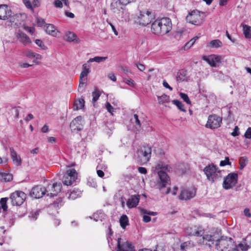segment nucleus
I'll return each mask as SVG.
<instances>
[{
  "label": "nucleus",
  "instance_id": "f257e3e1",
  "mask_svg": "<svg viewBox=\"0 0 251 251\" xmlns=\"http://www.w3.org/2000/svg\"><path fill=\"white\" fill-rule=\"evenodd\" d=\"M156 167L160 169L158 172L159 180L157 183V187L162 193L168 194L170 191V187L168 186V185H170L171 181L169 176L165 171L168 170L169 166L162 163H158Z\"/></svg>",
  "mask_w": 251,
  "mask_h": 251
},
{
  "label": "nucleus",
  "instance_id": "f03ea898",
  "mask_svg": "<svg viewBox=\"0 0 251 251\" xmlns=\"http://www.w3.org/2000/svg\"><path fill=\"white\" fill-rule=\"evenodd\" d=\"M172 28L169 18H162L154 20L151 25V32L157 36H163L168 33Z\"/></svg>",
  "mask_w": 251,
  "mask_h": 251
},
{
  "label": "nucleus",
  "instance_id": "7ed1b4c3",
  "mask_svg": "<svg viewBox=\"0 0 251 251\" xmlns=\"http://www.w3.org/2000/svg\"><path fill=\"white\" fill-rule=\"evenodd\" d=\"M216 249L219 251H239L238 245L236 246L230 237L222 236L216 243Z\"/></svg>",
  "mask_w": 251,
  "mask_h": 251
},
{
  "label": "nucleus",
  "instance_id": "20e7f679",
  "mask_svg": "<svg viewBox=\"0 0 251 251\" xmlns=\"http://www.w3.org/2000/svg\"><path fill=\"white\" fill-rule=\"evenodd\" d=\"M203 172L206 176L207 179L211 182L217 181L222 177L221 171L213 164L206 166L203 169Z\"/></svg>",
  "mask_w": 251,
  "mask_h": 251
},
{
  "label": "nucleus",
  "instance_id": "39448f33",
  "mask_svg": "<svg viewBox=\"0 0 251 251\" xmlns=\"http://www.w3.org/2000/svg\"><path fill=\"white\" fill-rule=\"evenodd\" d=\"M77 174L75 169H70L66 171L62 178V182L65 185H71L77 179Z\"/></svg>",
  "mask_w": 251,
  "mask_h": 251
},
{
  "label": "nucleus",
  "instance_id": "423d86ee",
  "mask_svg": "<svg viewBox=\"0 0 251 251\" xmlns=\"http://www.w3.org/2000/svg\"><path fill=\"white\" fill-rule=\"evenodd\" d=\"M154 19V14L150 11H141L138 17V22L140 25L146 26Z\"/></svg>",
  "mask_w": 251,
  "mask_h": 251
},
{
  "label": "nucleus",
  "instance_id": "0eeeda50",
  "mask_svg": "<svg viewBox=\"0 0 251 251\" xmlns=\"http://www.w3.org/2000/svg\"><path fill=\"white\" fill-rule=\"evenodd\" d=\"M26 198V195L21 191H16L12 193L10 197L13 205H21Z\"/></svg>",
  "mask_w": 251,
  "mask_h": 251
},
{
  "label": "nucleus",
  "instance_id": "6e6552de",
  "mask_svg": "<svg viewBox=\"0 0 251 251\" xmlns=\"http://www.w3.org/2000/svg\"><path fill=\"white\" fill-rule=\"evenodd\" d=\"M222 122V118L216 115H209L208 118L205 126L210 129H216L221 126Z\"/></svg>",
  "mask_w": 251,
  "mask_h": 251
},
{
  "label": "nucleus",
  "instance_id": "1a4fd4ad",
  "mask_svg": "<svg viewBox=\"0 0 251 251\" xmlns=\"http://www.w3.org/2000/svg\"><path fill=\"white\" fill-rule=\"evenodd\" d=\"M238 175L236 173H230L224 178L223 187L228 190L233 188L237 182Z\"/></svg>",
  "mask_w": 251,
  "mask_h": 251
},
{
  "label": "nucleus",
  "instance_id": "9d476101",
  "mask_svg": "<svg viewBox=\"0 0 251 251\" xmlns=\"http://www.w3.org/2000/svg\"><path fill=\"white\" fill-rule=\"evenodd\" d=\"M84 126V121L81 116L75 118L70 123V127L73 133H77L82 130Z\"/></svg>",
  "mask_w": 251,
  "mask_h": 251
},
{
  "label": "nucleus",
  "instance_id": "9b49d317",
  "mask_svg": "<svg viewBox=\"0 0 251 251\" xmlns=\"http://www.w3.org/2000/svg\"><path fill=\"white\" fill-rule=\"evenodd\" d=\"M186 20L189 23L194 25H200L202 22L200 12L197 11H193L186 17Z\"/></svg>",
  "mask_w": 251,
  "mask_h": 251
},
{
  "label": "nucleus",
  "instance_id": "f8f14e48",
  "mask_svg": "<svg viewBox=\"0 0 251 251\" xmlns=\"http://www.w3.org/2000/svg\"><path fill=\"white\" fill-rule=\"evenodd\" d=\"M121 238L117 239V251H135L134 246L131 242L126 241L121 243Z\"/></svg>",
  "mask_w": 251,
  "mask_h": 251
},
{
  "label": "nucleus",
  "instance_id": "ddd939ff",
  "mask_svg": "<svg viewBox=\"0 0 251 251\" xmlns=\"http://www.w3.org/2000/svg\"><path fill=\"white\" fill-rule=\"evenodd\" d=\"M138 156L144 162H148L151 156V149L149 146H144L138 151Z\"/></svg>",
  "mask_w": 251,
  "mask_h": 251
},
{
  "label": "nucleus",
  "instance_id": "4468645a",
  "mask_svg": "<svg viewBox=\"0 0 251 251\" xmlns=\"http://www.w3.org/2000/svg\"><path fill=\"white\" fill-rule=\"evenodd\" d=\"M196 192L195 189L193 188L184 189L181 191L179 199L182 200H189L195 196Z\"/></svg>",
  "mask_w": 251,
  "mask_h": 251
},
{
  "label": "nucleus",
  "instance_id": "2eb2a0df",
  "mask_svg": "<svg viewBox=\"0 0 251 251\" xmlns=\"http://www.w3.org/2000/svg\"><path fill=\"white\" fill-rule=\"evenodd\" d=\"M46 189L41 186H36L32 188L30 191V195L31 197L39 199L42 198L46 193Z\"/></svg>",
  "mask_w": 251,
  "mask_h": 251
},
{
  "label": "nucleus",
  "instance_id": "dca6fc26",
  "mask_svg": "<svg viewBox=\"0 0 251 251\" xmlns=\"http://www.w3.org/2000/svg\"><path fill=\"white\" fill-rule=\"evenodd\" d=\"M202 59L206 61L211 66L216 67L221 62V56L215 54H211L208 56H203Z\"/></svg>",
  "mask_w": 251,
  "mask_h": 251
},
{
  "label": "nucleus",
  "instance_id": "f3484780",
  "mask_svg": "<svg viewBox=\"0 0 251 251\" xmlns=\"http://www.w3.org/2000/svg\"><path fill=\"white\" fill-rule=\"evenodd\" d=\"M11 15V11L6 4L0 5V20H5Z\"/></svg>",
  "mask_w": 251,
  "mask_h": 251
},
{
  "label": "nucleus",
  "instance_id": "a211bd4d",
  "mask_svg": "<svg viewBox=\"0 0 251 251\" xmlns=\"http://www.w3.org/2000/svg\"><path fill=\"white\" fill-rule=\"evenodd\" d=\"M16 36L18 40L22 43L24 46L31 43V40L30 38L25 33L19 31L16 34Z\"/></svg>",
  "mask_w": 251,
  "mask_h": 251
},
{
  "label": "nucleus",
  "instance_id": "6ab92c4d",
  "mask_svg": "<svg viewBox=\"0 0 251 251\" xmlns=\"http://www.w3.org/2000/svg\"><path fill=\"white\" fill-rule=\"evenodd\" d=\"M139 196L132 195L127 201L126 205L129 208L135 207L139 202Z\"/></svg>",
  "mask_w": 251,
  "mask_h": 251
},
{
  "label": "nucleus",
  "instance_id": "aec40b11",
  "mask_svg": "<svg viewBox=\"0 0 251 251\" xmlns=\"http://www.w3.org/2000/svg\"><path fill=\"white\" fill-rule=\"evenodd\" d=\"M239 250L242 251H247L251 248V234L247 236L245 239V244L240 243L238 244Z\"/></svg>",
  "mask_w": 251,
  "mask_h": 251
},
{
  "label": "nucleus",
  "instance_id": "412c9836",
  "mask_svg": "<svg viewBox=\"0 0 251 251\" xmlns=\"http://www.w3.org/2000/svg\"><path fill=\"white\" fill-rule=\"evenodd\" d=\"M190 230V235L201 237L204 234V229L201 226H194L191 227Z\"/></svg>",
  "mask_w": 251,
  "mask_h": 251
},
{
  "label": "nucleus",
  "instance_id": "4be33fe9",
  "mask_svg": "<svg viewBox=\"0 0 251 251\" xmlns=\"http://www.w3.org/2000/svg\"><path fill=\"white\" fill-rule=\"evenodd\" d=\"M81 194L82 193L81 191L77 189H74L70 192H68L66 195L68 199L74 200L77 198L80 197Z\"/></svg>",
  "mask_w": 251,
  "mask_h": 251
},
{
  "label": "nucleus",
  "instance_id": "5701e85b",
  "mask_svg": "<svg viewBox=\"0 0 251 251\" xmlns=\"http://www.w3.org/2000/svg\"><path fill=\"white\" fill-rule=\"evenodd\" d=\"M46 31L47 33L54 37H58L59 31L57 30L55 26L52 24H48Z\"/></svg>",
  "mask_w": 251,
  "mask_h": 251
},
{
  "label": "nucleus",
  "instance_id": "b1692460",
  "mask_svg": "<svg viewBox=\"0 0 251 251\" xmlns=\"http://www.w3.org/2000/svg\"><path fill=\"white\" fill-rule=\"evenodd\" d=\"M50 187L51 189H54V190L52 191V192L48 193V195L52 197L56 196L57 194L60 192L62 187V184L61 183L56 182L51 184Z\"/></svg>",
  "mask_w": 251,
  "mask_h": 251
},
{
  "label": "nucleus",
  "instance_id": "393cba45",
  "mask_svg": "<svg viewBox=\"0 0 251 251\" xmlns=\"http://www.w3.org/2000/svg\"><path fill=\"white\" fill-rule=\"evenodd\" d=\"M214 239L211 235H204L202 237V241L200 240V243L203 244H206L211 247L214 244Z\"/></svg>",
  "mask_w": 251,
  "mask_h": 251
},
{
  "label": "nucleus",
  "instance_id": "a878e982",
  "mask_svg": "<svg viewBox=\"0 0 251 251\" xmlns=\"http://www.w3.org/2000/svg\"><path fill=\"white\" fill-rule=\"evenodd\" d=\"M64 38V40L70 42H75L76 43H78L79 42V40L77 38L76 34L72 32H66Z\"/></svg>",
  "mask_w": 251,
  "mask_h": 251
},
{
  "label": "nucleus",
  "instance_id": "bb28decb",
  "mask_svg": "<svg viewBox=\"0 0 251 251\" xmlns=\"http://www.w3.org/2000/svg\"><path fill=\"white\" fill-rule=\"evenodd\" d=\"M88 75L84 72H81L79 76V84L78 86V90L79 91L81 87H82L85 85L87 81Z\"/></svg>",
  "mask_w": 251,
  "mask_h": 251
},
{
  "label": "nucleus",
  "instance_id": "cd10ccee",
  "mask_svg": "<svg viewBox=\"0 0 251 251\" xmlns=\"http://www.w3.org/2000/svg\"><path fill=\"white\" fill-rule=\"evenodd\" d=\"M194 246V243L191 241H188L182 243L180 245V250L182 251H186Z\"/></svg>",
  "mask_w": 251,
  "mask_h": 251
},
{
  "label": "nucleus",
  "instance_id": "c85d7f7f",
  "mask_svg": "<svg viewBox=\"0 0 251 251\" xmlns=\"http://www.w3.org/2000/svg\"><path fill=\"white\" fill-rule=\"evenodd\" d=\"M13 179V176L11 174L0 173V180L1 181L8 182L11 181Z\"/></svg>",
  "mask_w": 251,
  "mask_h": 251
},
{
  "label": "nucleus",
  "instance_id": "c756f323",
  "mask_svg": "<svg viewBox=\"0 0 251 251\" xmlns=\"http://www.w3.org/2000/svg\"><path fill=\"white\" fill-rule=\"evenodd\" d=\"M251 27L247 25H243V31L246 38L251 39Z\"/></svg>",
  "mask_w": 251,
  "mask_h": 251
},
{
  "label": "nucleus",
  "instance_id": "7c9ffc66",
  "mask_svg": "<svg viewBox=\"0 0 251 251\" xmlns=\"http://www.w3.org/2000/svg\"><path fill=\"white\" fill-rule=\"evenodd\" d=\"M94 220L96 221H101L102 222L103 219L105 218V214L101 211H97V212L94 213L93 215Z\"/></svg>",
  "mask_w": 251,
  "mask_h": 251
},
{
  "label": "nucleus",
  "instance_id": "2f4dec72",
  "mask_svg": "<svg viewBox=\"0 0 251 251\" xmlns=\"http://www.w3.org/2000/svg\"><path fill=\"white\" fill-rule=\"evenodd\" d=\"M84 99L83 97H81L78 100H75L74 103V106L76 107V109H80L84 107Z\"/></svg>",
  "mask_w": 251,
  "mask_h": 251
},
{
  "label": "nucleus",
  "instance_id": "473e14b6",
  "mask_svg": "<svg viewBox=\"0 0 251 251\" xmlns=\"http://www.w3.org/2000/svg\"><path fill=\"white\" fill-rule=\"evenodd\" d=\"M41 212L40 210H36L35 211H31L28 214V218L29 220L31 221H35L37 220L38 217L39 216L40 213Z\"/></svg>",
  "mask_w": 251,
  "mask_h": 251
},
{
  "label": "nucleus",
  "instance_id": "72a5a7b5",
  "mask_svg": "<svg viewBox=\"0 0 251 251\" xmlns=\"http://www.w3.org/2000/svg\"><path fill=\"white\" fill-rule=\"evenodd\" d=\"M108 58L107 56H95L93 58H90L87 63L96 62L97 63H100L105 61Z\"/></svg>",
  "mask_w": 251,
  "mask_h": 251
},
{
  "label": "nucleus",
  "instance_id": "f704fd0d",
  "mask_svg": "<svg viewBox=\"0 0 251 251\" xmlns=\"http://www.w3.org/2000/svg\"><path fill=\"white\" fill-rule=\"evenodd\" d=\"M120 223L121 227L123 228H125L126 226L128 224V220L127 216L126 215H122L120 219Z\"/></svg>",
  "mask_w": 251,
  "mask_h": 251
},
{
  "label": "nucleus",
  "instance_id": "c9c22d12",
  "mask_svg": "<svg viewBox=\"0 0 251 251\" xmlns=\"http://www.w3.org/2000/svg\"><path fill=\"white\" fill-rule=\"evenodd\" d=\"M172 103L176 105L177 107L181 111L183 112H186V110L184 108V105L182 103L181 101L177 100H175L172 101Z\"/></svg>",
  "mask_w": 251,
  "mask_h": 251
},
{
  "label": "nucleus",
  "instance_id": "e433bc0d",
  "mask_svg": "<svg viewBox=\"0 0 251 251\" xmlns=\"http://www.w3.org/2000/svg\"><path fill=\"white\" fill-rule=\"evenodd\" d=\"M169 96L165 94H164L161 96L158 97V100L159 104L168 102L169 101Z\"/></svg>",
  "mask_w": 251,
  "mask_h": 251
},
{
  "label": "nucleus",
  "instance_id": "4c0bfd02",
  "mask_svg": "<svg viewBox=\"0 0 251 251\" xmlns=\"http://www.w3.org/2000/svg\"><path fill=\"white\" fill-rule=\"evenodd\" d=\"M103 165V164H99L97 166V173L98 176L100 177H102L104 176V172L100 169L105 170L107 168V167L105 166H104V167H102V166Z\"/></svg>",
  "mask_w": 251,
  "mask_h": 251
},
{
  "label": "nucleus",
  "instance_id": "58836bf2",
  "mask_svg": "<svg viewBox=\"0 0 251 251\" xmlns=\"http://www.w3.org/2000/svg\"><path fill=\"white\" fill-rule=\"evenodd\" d=\"M8 198H2L0 200V203L1 204L0 208H2L3 211H6L7 210L8 206L7 205V201H8Z\"/></svg>",
  "mask_w": 251,
  "mask_h": 251
},
{
  "label": "nucleus",
  "instance_id": "ea45409f",
  "mask_svg": "<svg viewBox=\"0 0 251 251\" xmlns=\"http://www.w3.org/2000/svg\"><path fill=\"white\" fill-rule=\"evenodd\" d=\"M100 96V92L98 90L95 89V91L94 92H93V93H92V96H93L92 101L93 102H95L96 101H97L98 100Z\"/></svg>",
  "mask_w": 251,
  "mask_h": 251
},
{
  "label": "nucleus",
  "instance_id": "a19ab883",
  "mask_svg": "<svg viewBox=\"0 0 251 251\" xmlns=\"http://www.w3.org/2000/svg\"><path fill=\"white\" fill-rule=\"evenodd\" d=\"M222 43L219 40H214L210 42V45L213 48H219L221 47Z\"/></svg>",
  "mask_w": 251,
  "mask_h": 251
},
{
  "label": "nucleus",
  "instance_id": "79ce46f5",
  "mask_svg": "<svg viewBox=\"0 0 251 251\" xmlns=\"http://www.w3.org/2000/svg\"><path fill=\"white\" fill-rule=\"evenodd\" d=\"M179 96L180 98L187 104H191V102L188 96V95L186 94L180 93L179 94Z\"/></svg>",
  "mask_w": 251,
  "mask_h": 251
},
{
  "label": "nucleus",
  "instance_id": "37998d69",
  "mask_svg": "<svg viewBox=\"0 0 251 251\" xmlns=\"http://www.w3.org/2000/svg\"><path fill=\"white\" fill-rule=\"evenodd\" d=\"M108 229L109 232L107 234V240L108 243L109 245V246H111L110 244H112V239H111V236H112V233H113L112 229L111 228V226H108Z\"/></svg>",
  "mask_w": 251,
  "mask_h": 251
},
{
  "label": "nucleus",
  "instance_id": "c03bdc74",
  "mask_svg": "<svg viewBox=\"0 0 251 251\" xmlns=\"http://www.w3.org/2000/svg\"><path fill=\"white\" fill-rule=\"evenodd\" d=\"M248 161V159L246 157H242L239 160V163L240 164V169H243L246 165V163Z\"/></svg>",
  "mask_w": 251,
  "mask_h": 251
},
{
  "label": "nucleus",
  "instance_id": "a18cd8bd",
  "mask_svg": "<svg viewBox=\"0 0 251 251\" xmlns=\"http://www.w3.org/2000/svg\"><path fill=\"white\" fill-rule=\"evenodd\" d=\"M105 107L107 110L111 114L113 115V112L115 111V109L111 105L109 102L105 103Z\"/></svg>",
  "mask_w": 251,
  "mask_h": 251
},
{
  "label": "nucleus",
  "instance_id": "49530a36",
  "mask_svg": "<svg viewBox=\"0 0 251 251\" xmlns=\"http://www.w3.org/2000/svg\"><path fill=\"white\" fill-rule=\"evenodd\" d=\"M90 65L88 64V63H84L82 65V72H84L87 75H88L90 72Z\"/></svg>",
  "mask_w": 251,
  "mask_h": 251
},
{
  "label": "nucleus",
  "instance_id": "de8ad7c7",
  "mask_svg": "<svg viewBox=\"0 0 251 251\" xmlns=\"http://www.w3.org/2000/svg\"><path fill=\"white\" fill-rule=\"evenodd\" d=\"M35 52L31 50H28L24 52V55L29 58H33Z\"/></svg>",
  "mask_w": 251,
  "mask_h": 251
},
{
  "label": "nucleus",
  "instance_id": "09e8293b",
  "mask_svg": "<svg viewBox=\"0 0 251 251\" xmlns=\"http://www.w3.org/2000/svg\"><path fill=\"white\" fill-rule=\"evenodd\" d=\"M35 42L37 45H38L42 50H46L47 48L46 47L43 41L40 39H36Z\"/></svg>",
  "mask_w": 251,
  "mask_h": 251
},
{
  "label": "nucleus",
  "instance_id": "8fccbe9b",
  "mask_svg": "<svg viewBox=\"0 0 251 251\" xmlns=\"http://www.w3.org/2000/svg\"><path fill=\"white\" fill-rule=\"evenodd\" d=\"M87 184L92 187L95 188L97 186V182L96 181L92 179L89 178L87 182Z\"/></svg>",
  "mask_w": 251,
  "mask_h": 251
},
{
  "label": "nucleus",
  "instance_id": "3c124183",
  "mask_svg": "<svg viewBox=\"0 0 251 251\" xmlns=\"http://www.w3.org/2000/svg\"><path fill=\"white\" fill-rule=\"evenodd\" d=\"M179 75L177 76V80H181L183 81L184 80V78H182L180 77V75H182L183 76H184L186 75V72L185 70H182L180 71L178 73Z\"/></svg>",
  "mask_w": 251,
  "mask_h": 251
},
{
  "label": "nucleus",
  "instance_id": "603ef678",
  "mask_svg": "<svg viewBox=\"0 0 251 251\" xmlns=\"http://www.w3.org/2000/svg\"><path fill=\"white\" fill-rule=\"evenodd\" d=\"M239 134V128L237 126H235L231 135L234 137H235L238 136Z\"/></svg>",
  "mask_w": 251,
  "mask_h": 251
},
{
  "label": "nucleus",
  "instance_id": "864d4df0",
  "mask_svg": "<svg viewBox=\"0 0 251 251\" xmlns=\"http://www.w3.org/2000/svg\"><path fill=\"white\" fill-rule=\"evenodd\" d=\"M125 81L129 86L132 87H134L135 86V83L132 79H126Z\"/></svg>",
  "mask_w": 251,
  "mask_h": 251
},
{
  "label": "nucleus",
  "instance_id": "5fc2aeb1",
  "mask_svg": "<svg viewBox=\"0 0 251 251\" xmlns=\"http://www.w3.org/2000/svg\"><path fill=\"white\" fill-rule=\"evenodd\" d=\"M231 163L229 161L228 157H226L225 160H222L220 162V165L221 166H225L226 165H230Z\"/></svg>",
  "mask_w": 251,
  "mask_h": 251
},
{
  "label": "nucleus",
  "instance_id": "6e6d98bb",
  "mask_svg": "<svg viewBox=\"0 0 251 251\" xmlns=\"http://www.w3.org/2000/svg\"><path fill=\"white\" fill-rule=\"evenodd\" d=\"M244 136L247 139L251 138V127H249L247 129L244 134Z\"/></svg>",
  "mask_w": 251,
  "mask_h": 251
},
{
  "label": "nucleus",
  "instance_id": "4d7b16f0",
  "mask_svg": "<svg viewBox=\"0 0 251 251\" xmlns=\"http://www.w3.org/2000/svg\"><path fill=\"white\" fill-rule=\"evenodd\" d=\"M37 24L40 26H42L45 24V21L44 19L41 18H37Z\"/></svg>",
  "mask_w": 251,
  "mask_h": 251
},
{
  "label": "nucleus",
  "instance_id": "13d9d810",
  "mask_svg": "<svg viewBox=\"0 0 251 251\" xmlns=\"http://www.w3.org/2000/svg\"><path fill=\"white\" fill-rule=\"evenodd\" d=\"M25 6L30 9H32V6L29 0H23Z\"/></svg>",
  "mask_w": 251,
  "mask_h": 251
},
{
  "label": "nucleus",
  "instance_id": "bf43d9fd",
  "mask_svg": "<svg viewBox=\"0 0 251 251\" xmlns=\"http://www.w3.org/2000/svg\"><path fill=\"white\" fill-rule=\"evenodd\" d=\"M142 213L144 214H147L149 215H152V216H155V215H157V212H156L148 211L146 209H142Z\"/></svg>",
  "mask_w": 251,
  "mask_h": 251
},
{
  "label": "nucleus",
  "instance_id": "052dcab7",
  "mask_svg": "<svg viewBox=\"0 0 251 251\" xmlns=\"http://www.w3.org/2000/svg\"><path fill=\"white\" fill-rule=\"evenodd\" d=\"M54 6L57 8H62L63 3L61 0H56L54 2Z\"/></svg>",
  "mask_w": 251,
  "mask_h": 251
},
{
  "label": "nucleus",
  "instance_id": "680f3d73",
  "mask_svg": "<svg viewBox=\"0 0 251 251\" xmlns=\"http://www.w3.org/2000/svg\"><path fill=\"white\" fill-rule=\"evenodd\" d=\"M134 119L135 120L136 125L138 126L139 127H141V122L139 119L138 116L136 114H134Z\"/></svg>",
  "mask_w": 251,
  "mask_h": 251
},
{
  "label": "nucleus",
  "instance_id": "e2e57ef3",
  "mask_svg": "<svg viewBox=\"0 0 251 251\" xmlns=\"http://www.w3.org/2000/svg\"><path fill=\"white\" fill-rule=\"evenodd\" d=\"M136 65L138 69L141 72H143L145 70V66L143 64L137 63Z\"/></svg>",
  "mask_w": 251,
  "mask_h": 251
},
{
  "label": "nucleus",
  "instance_id": "0e129e2a",
  "mask_svg": "<svg viewBox=\"0 0 251 251\" xmlns=\"http://www.w3.org/2000/svg\"><path fill=\"white\" fill-rule=\"evenodd\" d=\"M138 170L142 174H146L147 173V169L144 167H140L138 168Z\"/></svg>",
  "mask_w": 251,
  "mask_h": 251
},
{
  "label": "nucleus",
  "instance_id": "69168bd1",
  "mask_svg": "<svg viewBox=\"0 0 251 251\" xmlns=\"http://www.w3.org/2000/svg\"><path fill=\"white\" fill-rule=\"evenodd\" d=\"M120 3L123 5H126L132 1H133L134 0H119Z\"/></svg>",
  "mask_w": 251,
  "mask_h": 251
},
{
  "label": "nucleus",
  "instance_id": "338daca9",
  "mask_svg": "<svg viewBox=\"0 0 251 251\" xmlns=\"http://www.w3.org/2000/svg\"><path fill=\"white\" fill-rule=\"evenodd\" d=\"M10 151L11 158L14 157H16V156H17V152H16V151L14 150V149L13 148H10Z\"/></svg>",
  "mask_w": 251,
  "mask_h": 251
},
{
  "label": "nucleus",
  "instance_id": "774afa93",
  "mask_svg": "<svg viewBox=\"0 0 251 251\" xmlns=\"http://www.w3.org/2000/svg\"><path fill=\"white\" fill-rule=\"evenodd\" d=\"M14 163L16 164L17 166H20L21 165V158L17 157L15 160L13 161Z\"/></svg>",
  "mask_w": 251,
  "mask_h": 251
}]
</instances>
